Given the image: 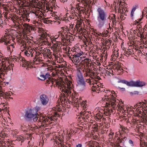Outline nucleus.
I'll return each mask as SVG.
<instances>
[{"label":"nucleus","instance_id":"1","mask_svg":"<svg viewBox=\"0 0 147 147\" xmlns=\"http://www.w3.org/2000/svg\"><path fill=\"white\" fill-rule=\"evenodd\" d=\"M97 11L98 13L97 16V20L98 22V27L99 29H101L105 24V22L106 20L107 15L104 10L100 7L98 8Z\"/></svg>","mask_w":147,"mask_h":147},{"label":"nucleus","instance_id":"2","mask_svg":"<svg viewBox=\"0 0 147 147\" xmlns=\"http://www.w3.org/2000/svg\"><path fill=\"white\" fill-rule=\"evenodd\" d=\"M25 118L28 121L32 120V119L36 117V115L32 109L26 110L25 113Z\"/></svg>","mask_w":147,"mask_h":147},{"label":"nucleus","instance_id":"3","mask_svg":"<svg viewBox=\"0 0 147 147\" xmlns=\"http://www.w3.org/2000/svg\"><path fill=\"white\" fill-rule=\"evenodd\" d=\"M76 79L78 84L82 86L83 90L86 87V83L82 74L80 71L78 73Z\"/></svg>","mask_w":147,"mask_h":147},{"label":"nucleus","instance_id":"4","mask_svg":"<svg viewBox=\"0 0 147 147\" xmlns=\"http://www.w3.org/2000/svg\"><path fill=\"white\" fill-rule=\"evenodd\" d=\"M40 109V108L39 107L36 106L33 109H32L34 110V112L36 115V117L34 118L33 119V121L34 122L36 121L38 119V118H39V120L43 119V117H40L39 115L38 114L37 112Z\"/></svg>","mask_w":147,"mask_h":147},{"label":"nucleus","instance_id":"5","mask_svg":"<svg viewBox=\"0 0 147 147\" xmlns=\"http://www.w3.org/2000/svg\"><path fill=\"white\" fill-rule=\"evenodd\" d=\"M40 99L42 104L43 105H45L49 100L48 97L45 94H42L40 96Z\"/></svg>","mask_w":147,"mask_h":147},{"label":"nucleus","instance_id":"6","mask_svg":"<svg viewBox=\"0 0 147 147\" xmlns=\"http://www.w3.org/2000/svg\"><path fill=\"white\" fill-rule=\"evenodd\" d=\"M118 83H123L126 84L127 86H135V82L132 81L130 82H128L124 80H119L118 81Z\"/></svg>","mask_w":147,"mask_h":147},{"label":"nucleus","instance_id":"7","mask_svg":"<svg viewBox=\"0 0 147 147\" xmlns=\"http://www.w3.org/2000/svg\"><path fill=\"white\" fill-rule=\"evenodd\" d=\"M146 83L143 81H140V80H138L135 82V87H141L144 86Z\"/></svg>","mask_w":147,"mask_h":147},{"label":"nucleus","instance_id":"8","mask_svg":"<svg viewBox=\"0 0 147 147\" xmlns=\"http://www.w3.org/2000/svg\"><path fill=\"white\" fill-rule=\"evenodd\" d=\"M118 140L119 141L117 142V146H120V147H123L122 146H120V144L122 143V145H123V144H124V140L123 139H120L119 138H117V140Z\"/></svg>","mask_w":147,"mask_h":147},{"label":"nucleus","instance_id":"9","mask_svg":"<svg viewBox=\"0 0 147 147\" xmlns=\"http://www.w3.org/2000/svg\"><path fill=\"white\" fill-rule=\"evenodd\" d=\"M20 57L19 58L18 61H19L20 60V61H24V62H23V65H27V64L28 63V61L25 60L24 58L23 57H22V56H20Z\"/></svg>","mask_w":147,"mask_h":147},{"label":"nucleus","instance_id":"10","mask_svg":"<svg viewBox=\"0 0 147 147\" xmlns=\"http://www.w3.org/2000/svg\"><path fill=\"white\" fill-rule=\"evenodd\" d=\"M24 26L27 29H29L28 28H31V30H34V29L31 26H30V25L29 24H27L25 23L24 24Z\"/></svg>","mask_w":147,"mask_h":147},{"label":"nucleus","instance_id":"11","mask_svg":"<svg viewBox=\"0 0 147 147\" xmlns=\"http://www.w3.org/2000/svg\"><path fill=\"white\" fill-rule=\"evenodd\" d=\"M40 76L41 78H40L38 77V79L40 80H41L43 81L46 79V76L44 75H40Z\"/></svg>","mask_w":147,"mask_h":147},{"label":"nucleus","instance_id":"12","mask_svg":"<svg viewBox=\"0 0 147 147\" xmlns=\"http://www.w3.org/2000/svg\"><path fill=\"white\" fill-rule=\"evenodd\" d=\"M83 54V53L82 51V53H77V54L76 55L74 54L73 56L75 57V58L79 57H80V56L82 55V54Z\"/></svg>","mask_w":147,"mask_h":147},{"label":"nucleus","instance_id":"13","mask_svg":"<svg viewBox=\"0 0 147 147\" xmlns=\"http://www.w3.org/2000/svg\"><path fill=\"white\" fill-rule=\"evenodd\" d=\"M6 95L5 94L4 92H2L1 91H0V97H2L3 99L5 98L6 97Z\"/></svg>","mask_w":147,"mask_h":147},{"label":"nucleus","instance_id":"14","mask_svg":"<svg viewBox=\"0 0 147 147\" xmlns=\"http://www.w3.org/2000/svg\"><path fill=\"white\" fill-rule=\"evenodd\" d=\"M111 96H112V97H113V98L112 99H111L110 98H107V99L108 100H110V102H111V99L114 101V102H116V100H115V98L113 96V95H112Z\"/></svg>","mask_w":147,"mask_h":147},{"label":"nucleus","instance_id":"15","mask_svg":"<svg viewBox=\"0 0 147 147\" xmlns=\"http://www.w3.org/2000/svg\"><path fill=\"white\" fill-rule=\"evenodd\" d=\"M139 92L138 91H135L134 92H130V94L131 96H133L134 94H138Z\"/></svg>","mask_w":147,"mask_h":147},{"label":"nucleus","instance_id":"16","mask_svg":"<svg viewBox=\"0 0 147 147\" xmlns=\"http://www.w3.org/2000/svg\"><path fill=\"white\" fill-rule=\"evenodd\" d=\"M4 93L6 95V96L5 97H6L5 98H4V99H5V100H4V101L5 102V103H6V104H7L8 103V102L7 101H5V100H7V94L8 93V92H4Z\"/></svg>","mask_w":147,"mask_h":147},{"label":"nucleus","instance_id":"17","mask_svg":"<svg viewBox=\"0 0 147 147\" xmlns=\"http://www.w3.org/2000/svg\"><path fill=\"white\" fill-rule=\"evenodd\" d=\"M86 104V103L84 101H82L81 103H80V105L82 107H83V108H84V106Z\"/></svg>","mask_w":147,"mask_h":147},{"label":"nucleus","instance_id":"18","mask_svg":"<svg viewBox=\"0 0 147 147\" xmlns=\"http://www.w3.org/2000/svg\"><path fill=\"white\" fill-rule=\"evenodd\" d=\"M7 71V68H4L3 67V68L2 69V73H1V75L2 74V75H4V74L3 73V72H4L5 71L6 72Z\"/></svg>","mask_w":147,"mask_h":147},{"label":"nucleus","instance_id":"19","mask_svg":"<svg viewBox=\"0 0 147 147\" xmlns=\"http://www.w3.org/2000/svg\"><path fill=\"white\" fill-rule=\"evenodd\" d=\"M49 18H44L43 19H42V20H43V22L44 23H45L47 24V20L46 19H48Z\"/></svg>","mask_w":147,"mask_h":147},{"label":"nucleus","instance_id":"20","mask_svg":"<svg viewBox=\"0 0 147 147\" xmlns=\"http://www.w3.org/2000/svg\"><path fill=\"white\" fill-rule=\"evenodd\" d=\"M75 60H76V62L77 63L76 64V63H75V65H78V63L80 62V61H79V58L78 57V58H75Z\"/></svg>","mask_w":147,"mask_h":147},{"label":"nucleus","instance_id":"21","mask_svg":"<svg viewBox=\"0 0 147 147\" xmlns=\"http://www.w3.org/2000/svg\"><path fill=\"white\" fill-rule=\"evenodd\" d=\"M47 52L48 53V54L47 56L49 57V55H51V51L49 49H47Z\"/></svg>","mask_w":147,"mask_h":147},{"label":"nucleus","instance_id":"22","mask_svg":"<svg viewBox=\"0 0 147 147\" xmlns=\"http://www.w3.org/2000/svg\"><path fill=\"white\" fill-rule=\"evenodd\" d=\"M24 54L26 56L28 57L30 56V55L29 53H28V51L27 50L26 51L24 52Z\"/></svg>","mask_w":147,"mask_h":147},{"label":"nucleus","instance_id":"23","mask_svg":"<svg viewBox=\"0 0 147 147\" xmlns=\"http://www.w3.org/2000/svg\"><path fill=\"white\" fill-rule=\"evenodd\" d=\"M47 36L45 35V34H43L40 37L43 40L45 39V38L47 37Z\"/></svg>","mask_w":147,"mask_h":147},{"label":"nucleus","instance_id":"24","mask_svg":"<svg viewBox=\"0 0 147 147\" xmlns=\"http://www.w3.org/2000/svg\"><path fill=\"white\" fill-rule=\"evenodd\" d=\"M111 106H112L113 107H115L116 106V104L115 103V102H113L112 101L111 102Z\"/></svg>","mask_w":147,"mask_h":147},{"label":"nucleus","instance_id":"25","mask_svg":"<svg viewBox=\"0 0 147 147\" xmlns=\"http://www.w3.org/2000/svg\"><path fill=\"white\" fill-rule=\"evenodd\" d=\"M66 86H65L64 87V89H66ZM69 91L67 89H65V93L66 94H67L68 95V93H69Z\"/></svg>","mask_w":147,"mask_h":147},{"label":"nucleus","instance_id":"26","mask_svg":"<svg viewBox=\"0 0 147 147\" xmlns=\"http://www.w3.org/2000/svg\"><path fill=\"white\" fill-rule=\"evenodd\" d=\"M118 88H119L120 89V90L121 91H125V89L124 88H121L119 87Z\"/></svg>","mask_w":147,"mask_h":147},{"label":"nucleus","instance_id":"27","mask_svg":"<svg viewBox=\"0 0 147 147\" xmlns=\"http://www.w3.org/2000/svg\"><path fill=\"white\" fill-rule=\"evenodd\" d=\"M86 82H87L88 83H90V85H91L92 84H93L92 83H91V80L90 79H88L86 80Z\"/></svg>","mask_w":147,"mask_h":147},{"label":"nucleus","instance_id":"28","mask_svg":"<svg viewBox=\"0 0 147 147\" xmlns=\"http://www.w3.org/2000/svg\"><path fill=\"white\" fill-rule=\"evenodd\" d=\"M49 121V119H47V118H45L44 119L43 121V123H45L48 121Z\"/></svg>","mask_w":147,"mask_h":147},{"label":"nucleus","instance_id":"29","mask_svg":"<svg viewBox=\"0 0 147 147\" xmlns=\"http://www.w3.org/2000/svg\"><path fill=\"white\" fill-rule=\"evenodd\" d=\"M93 87H94V88L92 89V91L93 92H95L96 91V90H97V89L98 88H96V86H94Z\"/></svg>","mask_w":147,"mask_h":147},{"label":"nucleus","instance_id":"30","mask_svg":"<svg viewBox=\"0 0 147 147\" xmlns=\"http://www.w3.org/2000/svg\"><path fill=\"white\" fill-rule=\"evenodd\" d=\"M1 67H3L4 68H5L6 67V65L5 64V63H1Z\"/></svg>","mask_w":147,"mask_h":147},{"label":"nucleus","instance_id":"31","mask_svg":"<svg viewBox=\"0 0 147 147\" xmlns=\"http://www.w3.org/2000/svg\"><path fill=\"white\" fill-rule=\"evenodd\" d=\"M46 76V78H48L49 79V76L50 75L49 74V73H47L46 75H45Z\"/></svg>","mask_w":147,"mask_h":147},{"label":"nucleus","instance_id":"32","mask_svg":"<svg viewBox=\"0 0 147 147\" xmlns=\"http://www.w3.org/2000/svg\"><path fill=\"white\" fill-rule=\"evenodd\" d=\"M22 137H18L17 138V140L18 141H20L21 140H22Z\"/></svg>","mask_w":147,"mask_h":147},{"label":"nucleus","instance_id":"33","mask_svg":"<svg viewBox=\"0 0 147 147\" xmlns=\"http://www.w3.org/2000/svg\"><path fill=\"white\" fill-rule=\"evenodd\" d=\"M106 73L108 75H109L111 74V72L108 70L106 71Z\"/></svg>","mask_w":147,"mask_h":147},{"label":"nucleus","instance_id":"34","mask_svg":"<svg viewBox=\"0 0 147 147\" xmlns=\"http://www.w3.org/2000/svg\"><path fill=\"white\" fill-rule=\"evenodd\" d=\"M6 40L5 39H3L2 40H0V42H6Z\"/></svg>","mask_w":147,"mask_h":147},{"label":"nucleus","instance_id":"35","mask_svg":"<svg viewBox=\"0 0 147 147\" xmlns=\"http://www.w3.org/2000/svg\"><path fill=\"white\" fill-rule=\"evenodd\" d=\"M136 9V7H134L132 9L131 11V12L134 13V12L135 11Z\"/></svg>","mask_w":147,"mask_h":147},{"label":"nucleus","instance_id":"36","mask_svg":"<svg viewBox=\"0 0 147 147\" xmlns=\"http://www.w3.org/2000/svg\"><path fill=\"white\" fill-rule=\"evenodd\" d=\"M52 21L51 20H47V24H51Z\"/></svg>","mask_w":147,"mask_h":147},{"label":"nucleus","instance_id":"37","mask_svg":"<svg viewBox=\"0 0 147 147\" xmlns=\"http://www.w3.org/2000/svg\"><path fill=\"white\" fill-rule=\"evenodd\" d=\"M21 128L22 130H25V127L22 125H21Z\"/></svg>","mask_w":147,"mask_h":147},{"label":"nucleus","instance_id":"38","mask_svg":"<svg viewBox=\"0 0 147 147\" xmlns=\"http://www.w3.org/2000/svg\"><path fill=\"white\" fill-rule=\"evenodd\" d=\"M129 144H132V145H133V142L132 141V140H129Z\"/></svg>","mask_w":147,"mask_h":147},{"label":"nucleus","instance_id":"39","mask_svg":"<svg viewBox=\"0 0 147 147\" xmlns=\"http://www.w3.org/2000/svg\"><path fill=\"white\" fill-rule=\"evenodd\" d=\"M55 115L58 117H59L60 116L59 115L57 112H55Z\"/></svg>","mask_w":147,"mask_h":147},{"label":"nucleus","instance_id":"40","mask_svg":"<svg viewBox=\"0 0 147 147\" xmlns=\"http://www.w3.org/2000/svg\"><path fill=\"white\" fill-rule=\"evenodd\" d=\"M82 144H79L77 145L76 147H82Z\"/></svg>","mask_w":147,"mask_h":147},{"label":"nucleus","instance_id":"41","mask_svg":"<svg viewBox=\"0 0 147 147\" xmlns=\"http://www.w3.org/2000/svg\"><path fill=\"white\" fill-rule=\"evenodd\" d=\"M37 57V55H36V56H35L34 57L33 59L35 60V61H37V59L36 58V57Z\"/></svg>","mask_w":147,"mask_h":147},{"label":"nucleus","instance_id":"42","mask_svg":"<svg viewBox=\"0 0 147 147\" xmlns=\"http://www.w3.org/2000/svg\"><path fill=\"white\" fill-rule=\"evenodd\" d=\"M128 129H127V128H126V129L125 128H122V130L123 131H124L125 132V133H126V131H125V130H128Z\"/></svg>","mask_w":147,"mask_h":147},{"label":"nucleus","instance_id":"43","mask_svg":"<svg viewBox=\"0 0 147 147\" xmlns=\"http://www.w3.org/2000/svg\"><path fill=\"white\" fill-rule=\"evenodd\" d=\"M10 93H8V94H7V96H10L11 95V94H12V92L11 91H10Z\"/></svg>","mask_w":147,"mask_h":147},{"label":"nucleus","instance_id":"44","mask_svg":"<svg viewBox=\"0 0 147 147\" xmlns=\"http://www.w3.org/2000/svg\"><path fill=\"white\" fill-rule=\"evenodd\" d=\"M94 78H92L91 80H92V81H93V82H94V83L95 82L97 81L96 80H95V79L94 80Z\"/></svg>","mask_w":147,"mask_h":147},{"label":"nucleus","instance_id":"45","mask_svg":"<svg viewBox=\"0 0 147 147\" xmlns=\"http://www.w3.org/2000/svg\"><path fill=\"white\" fill-rule=\"evenodd\" d=\"M18 57H17V58H12V60H15L16 61H17L18 60Z\"/></svg>","mask_w":147,"mask_h":147},{"label":"nucleus","instance_id":"46","mask_svg":"<svg viewBox=\"0 0 147 147\" xmlns=\"http://www.w3.org/2000/svg\"><path fill=\"white\" fill-rule=\"evenodd\" d=\"M106 104H108V105L106 106V107H109V106H110L111 105V104L110 103H108L107 102H106Z\"/></svg>","mask_w":147,"mask_h":147},{"label":"nucleus","instance_id":"47","mask_svg":"<svg viewBox=\"0 0 147 147\" xmlns=\"http://www.w3.org/2000/svg\"><path fill=\"white\" fill-rule=\"evenodd\" d=\"M48 118L49 119H50V120L51 121H54V120L53 119L52 117H49Z\"/></svg>","mask_w":147,"mask_h":147},{"label":"nucleus","instance_id":"48","mask_svg":"<svg viewBox=\"0 0 147 147\" xmlns=\"http://www.w3.org/2000/svg\"><path fill=\"white\" fill-rule=\"evenodd\" d=\"M83 113H84V112L83 111H81L80 113V115H81L80 116V117H82V115H83Z\"/></svg>","mask_w":147,"mask_h":147},{"label":"nucleus","instance_id":"49","mask_svg":"<svg viewBox=\"0 0 147 147\" xmlns=\"http://www.w3.org/2000/svg\"><path fill=\"white\" fill-rule=\"evenodd\" d=\"M7 68V71H9L11 70V68H10V67H5V68Z\"/></svg>","mask_w":147,"mask_h":147},{"label":"nucleus","instance_id":"50","mask_svg":"<svg viewBox=\"0 0 147 147\" xmlns=\"http://www.w3.org/2000/svg\"><path fill=\"white\" fill-rule=\"evenodd\" d=\"M134 12H131V16L132 18V17H133V15H134Z\"/></svg>","mask_w":147,"mask_h":147},{"label":"nucleus","instance_id":"51","mask_svg":"<svg viewBox=\"0 0 147 147\" xmlns=\"http://www.w3.org/2000/svg\"><path fill=\"white\" fill-rule=\"evenodd\" d=\"M130 52H131L130 51H129V52L127 51L126 53V54L128 55H130Z\"/></svg>","mask_w":147,"mask_h":147},{"label":"nucleus","instance_id":"52","mask_svg":"<svg viewBox=\"0 0 147 147\" xmlns=\"http://www.w3.org/2000/svg\"><path fill=\"white\" fill-rule=\"evenodd\" d=\"M125 0H123V1H124V2H122L121 1H120V4H121V3H124V4L126 3H125Z\"/></svg>","mask_w":147,"mask_h":147},{"label":"nucleus","instance_id":"53","mask_svg":"<svg viewBox=\"0 0 147 147\" xmlns=\"http://www.w3.org/2000/svg\"><path fill=\"white\" fill-rule=\"evenodd\" d=\"M97 86H98V87H96V88H98L97 89V90L98 91H101V90L100 89V88H99V86H98V85Z\"/></svg>","mask_w":147,"mask_h":147},{"label":"nucleus","instance_id":"54","mask_svg":"<svg viewBox=\"0 0 147 147\" xmlns=\"http://www.w3.org/2000/svg\"><path fill=\"white\" fill-rule=\"evenodd\" d=\"M73 24H71L70 25V26L71 28H73Z\"/></svg>","mask_w":147,"mask_h":147},{"label":"nucleus","instance_id":"55","mask_svg":"<svg viewBox=\"0 0 147 147\" xmlns=\"http://www.w3.org/2000/svg\"><path fill=\"white\" fill-rule=\"evenodd\" d=\"M127 138L126 137H124L123 138H122V139H123L124 140V141H125Z\"/></svg>","mask_w":147,"mask_h":147},{"label":"nucleus","instance_id":"56","mask_svg":"<svg viewBox=\"0 0 147 147\" xmlns=\"http://www.w3.org/2000/svg\"><path fill=\"white\" fill-rule=\"evenodd\" d=\"M75 105H76V107H77V105H78V106L79 105L78 104H77V102H75V103H74Z\"/></svg>","mask_w":147,"mask_h":147},{"label":"nucleus","instance_id":"57","mask_svg":"<svg viewBox=\"0 0 147 147\" xmlns=\"http://www.w3.org/2000/svg\"><path fill=\"white\" fill-rule=\"evenodd\" d=\"M7 50L8 51H9L10 49V47H7Z\"/></svg>","mask_w":147,"mask_h":147},{"label":"nucleus","instance_id":"58","mask_svg":"<svg viewBox=\"0 0 147 147\" xmlns=\"http://www.w3.org/2000/svg\"><path fill=\"white\" fill-rule=\"evenodd\" d=\"M141 102H139L137 103V105H139V106H140L141 105Z\"/></svg>","mask_w":147,"mask_h":147},{"label":"nucleus","instance_id":"59","mask_svg":"<svg viewBox=\"0 0 147 147\" xmlns=\"http://www.w3.org/2000/svg\"><path fill=\"white\" fill-rule=\"evenodd\" d=\"M136 22V23L135 24H136V23L138 24L139 22V21H137L136 20L135 21V22Z\"/></svg>","mask_w":147,"mask_h":147},{"label":"nucleus","instance_id":"60","mask_svg":"<svg viewBox=\"0 0 147 147\" xmlns=\"http://www.w3.org/2000/svg\"><path fill=\"white\" fill-rule=\"evenodd\" d=\"M46 9L47 10H49V7L47 6L46 7Z\"/></svg>","mask_w":147,"mask_h":147},{"label":"nucleus","instance_id":"61","mask_svg":"<svg viewBox=\"0 0 147 147\" xmlns=\"http://www.w3.org/2000/svg\"><path fill=\"white\" fill-rule=\"evenodd\" d=\"M72 61L73 63H74L75 62H76L75 60H74V59L72 60Z\"/></svg>","mask_w":147,"mask_h":147},{"label":"nucleus","instance_id":"62","mask_svg":"<svg viewBox=\"0 0 147 147\" xmlns=\"http://www.w3.org/2000/svg\"><path fill=\"white\" fill-rule=\"evenodd\" d=\"M104 35L106 36H107V33H106L105 32L104 33Z\"/></svg>","mask_w":147,"mask_h":147},{"label":"nucleus","instance_id":"63","mask_svg":"<svg viewBox=\"0 0 147 147\" xmlns=\"http://www.w3.org/2000/svg\"><path fill=\"white\" fill-rule=\"evenodd\" d=\"M58 111L59 112H61V109H60V108H59L58 109Z\"/></svg>","mask_w":147,"mask_h":147},{"label":"nucleus","instance_id":"64","mask_svg":"<svg viewBox=\"0 0 147 147\" xmlns=\"http://www.w3.org/2000/svg\"><path fill=\"white\" fill-rule=\"evenodd\" d=\"M142 19H143V18H142H142H140V19H138V21H139H139H141V20Z\"/></svg>","mask_w":147,"mask_h":147}]
</instances>
